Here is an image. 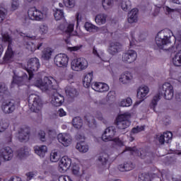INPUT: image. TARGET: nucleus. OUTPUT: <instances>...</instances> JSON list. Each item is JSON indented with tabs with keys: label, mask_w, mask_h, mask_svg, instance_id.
<instances>
[{
	"label": "nucleus",
	"mask_w": 181,
	"mask_h": 181,
	"mask_svg": "<svg viewBox=\"0 0 181 181\" xmlns=\"http://www.w3.org/2000/svg\"><path fill=\"white\" fill-rule=\"evenodd\" d=\"M2 36V41L5 42H8L10 46H12V38L11 36H9V34L8 33H1Z\"/></svg>",
	"instance_id": "obj_44"
},
{
	"label": "nucleus",
	"mask_w": 181,
	"mask_h": 181,
	"mask_svg": "<svg viewBox=\"0 0 181 181\" xmlns=\"http://www.w3.org/2000/svg\"><path fill=\"white\" fill-rule=\"evenodd\" d=\"M93 54L96 57H98V59H100V60H103V57L104 56V52L103 51H97V48L95 47H93Z\"/></svg>",
	"instance_id": "obj_46"
},
{
	"label": "nucleus",
	"mask_w": 181,
	"mask_h": 181,
	"mask_svg": "<svg viewBox=\"0 0 181 181\" xmlns=\"http://www.w3.org/2000/svg\"><path fill=\"white\" fill-rule=\"evenodd\" d=\"M132 80V74L129 71H126L124 74H122L119 78V81L123 84H127Z\"/></svg>",
	"instance_id": "obj_30"
},
{
	"label": "nucleus",
	"mask_w": 181,
	"mask_h": 181,
	"mask_svg": "<svg viewBox=\"0 0 181 181\" xmlns=\"http://www.w3.org/2000/svg\"><path fill=\"white\" fill-rule=\"evenodd\" d=\"M19 8V0H12L11 9L12 11H16Z\"/></svg>",
	"instance_id": "obj_52"
},
{
	"label": "nucleus",
	"mask_w": 181,
	"mask_h": 181,
	"mask_svg": "<svg viewBox=\"0 0 181 181\" xmlns=\"http://www.w3.org/2000/svg\"><path fill=\"white\" fill-rule=\"evenodd\" d=\"M174 95L173 86L169 83H165L162 87L160 88L158 93L153 96L151 103H150V108L155 111V108L158 105L159 100L163 97L165 100H172Z\"/></svg>",
	"instance_id": "obj_1"
},
{
	"label": "nucleus",
	"mask_w": 181,
	"mask_h": 181,
	"mask_svg": "<svg viewBox=\"0 0 181 181\" xmlns=\"http://www.w3.org/2000/svg\"><path fill=\"white\" fill-rule=\"evenodd\" d=\"M95 21L97 25H104L107 22V15L105 14H98L95 18Z\"/></svg>",
	"instance_id": "obj_33"
},
{
	"label": "nucleus",
	"mask_w": 181,
	"mask_h": 181,
	"mask_svg": "<svg viewBox=\"0 0 181 181\" xmlns=\"http://www.w3.org/2000/svg\"><path fill=\"white\" fill-rule=\"evenodd\" d=\"M71 67L74 71H82L88 67V62L85 58L74 59L71 62Z\"/></svg>",
	"instance_id": "obj_8"
},
{
	"label": "nucleus",
	"mask_w": 181,
	"mask_h": 181,
	"mask_svg": "<svg viewBox=\"0 0 181 181\" xmlns=\"http://www.w3.org/2000/svg\"><path fill=\"white\" fill-rule=\"evenodd\" d=\"M30 136V128H29V127L24 126L18 131V141H20V142H28Z\"/></svg>",
	"instance_id": "obj_13"
},
{
	"label": "nucleus",
	"mask_w": 181,
	"mask_h": 181,
	"mask_svg": "<svg viewBox=\"0 0 181 181\" xmlns=\"http://www.w3.org/2000/svg\"><path fill=\"white\" fill-rule=\"evenodd\" d=\"M8 181H22V179L19 177L13 176Z\"/></svg>",
	"instance_id": "obj_64"
},
{
	"label": "nucleus",
	"mask_w": 181,
	"mask_h": 181,
	"mask_svg": "<svg viewBox=\"0 0 181 181\" xmlns=\"http://www.w3.org/2000/svg\"><path fill=\"white\" fill-rule=\"evenodd\" d=\"M120 6H121L122 11H124V12H127V11H129V9H131V1L122 0Z\"/></svg>",
	"instance_id": "obj_39"
},
{
	"label": "nucleus",
	"mask_w": 181,
	"mask_h": 181,
	"mask_svg": "<svg viewBox=\"0 0 181 181\" xmlns=\"http://www.w3.org/2000/svg\"><path fill=\"white\" fill-rule=\"evenodd\" d=\"M6 17V14L5 12L0 9V23H2L4 21H5V18Z\"/></svg>",
	"instance_id": "obj_61"
},
{
	"label": "nucleus",
	"mask_w": 181,
	"mask_h": 181,
	"mask_svg": "<svg viewBox=\"0 0 181 181\" xmlns=\"http://www.w3.org/2000/svg\"><path fill=\"white\" fill-rule=\"evenodd\" d=\"M74 30V24H69L66 28L68 33H71Z\"/></svg>",
	"instance_id": "obj_62"
},
{
	"label": "nucleus",
	"mask_w": 181,
	"mask_h": 181,
	"mask_svg": "<svg viewBox=\"0 0 181 181\" xmlns=\"http://www.w3.org/2000/svg\"><path fill=\"white\" fill-rule=\"evenodd\" d=\"M28 15L31 21H41L47 18V9L44 8L42 11H40L36 7H30L28 9Z\"/></svg>",
	"instance_id": "obj_4"
},
{
	"label": "nucleus",
	"mask_w": 181,
	"mask_h": 181,
	"mask_svg": "<svg viewBox=\"0 0 181 181\" xmlns=\"http://www.w3.org/2000/svg\"><path fill=\"white\" fill-rule=\"evenodd\" d=\"M40 69V62L37 57L30 58L28 61L26 71L29 75L28 80L33 78L35 71H37Z\"/></svg>",
	"instance_id": "obj_7"
},
{
	"label": "nucleus",
	"mask_w": 181,
	"mask_h": 181,
	"mask_svg": "<svg viewBox=\"0 0 181 181\" xmlns=\"http://www.w3.org/2000/svg\"><path fill=\"white\" fill-rule=\"evenodd\" d=\"M54 17L55 21H61V19L64 18V12H63L62 10L55 8L54 12Z\"/></svg>",
	"instance_id": "obj_40"
},
{
	"label": "nucleus",
	"mask_w": 181,
	"mask_h": 181,
	"mask_svg": "<svg viewBox=\"0 0 181 181\" xmlns=\"http://www.w3.org/2000/svg\"><path fill=\"white\" fill-rule=\"evenodd\" d=\"M9 127V123L4 119H0V132H4Z\"/></svg>",
	"instance_id": "obj_45"
},
{
	"label": "nucleus",
	"mask_w": 181,
	"mask_h": 181,
	"mask_svg": "<svg viewBox=\"0 0 181 181\" xmlns=\"http://www.w3.org/2000/svg\"><path fill=\"white\" fill-rule=\"evenodd\" d=\"M6 91H8L6 86L4 83L0 82V93L5 94Z\"/></svg>",
	"instance_id": "obj_56"
},
{
	"label": "nucleus",
	"mask_w": 181,
	"mask_h": 181,
	"mask_svg": "<svg viewBox=\"0 0 181 181\" xmlns=\"http://www.w3.org/2000/svg\"><path fill=\"white\" fill-rule=\"evenodd\" d=\"M172 36H173V33L169 29L159 31L156 37V44L158 49H163V46L169 45Z\"/></svg>",
	"instance_id": "obj_2"
},
{
	"label": "nucleus",
	"mask_w": 181,
	"mask_h": 181,
	"mask_svg": "<svg viewBox=\"0 0 181 181\" xmlns=\"http://www.w3.org/2000/svg\"><path fill=\"white\" fill-rule=\"evenodd\" d=\"M111 141H112V142H115V144L117 145V146H124V142L122 141L119 137L113 138Z\"/></svg>",
	"instance_id": "obj_53"
},
{
	"label": "nucleus",
	"mask_w": 181,
	"mask_h": 181,
	"mask_svg": "<svg viewBox=\"0 0 181 181\" xmlns=\"http://www.w3.org/2000/svg\"><path fill=\"white\" fill-rule=\"evenodd\" d=\"M28 107L32 112H39L43 107L42 98L36 94L32 93L28 96Z\"/></svg>",
	"instance_id": "obj_3"
},
{
	"label": "nucleus",
	"mask_w": 181,
	"mask_h": 181,
	"mask_svg": "<svg viewBox=\"0 0 181 181\" xmlns=\"http://www.w3.org/2000/svg\"><path fill=\"white\" fill-rule=\"evenodd\" d=\"M131 115L127 113L119 115L115 121V125L118 129H127L131 125Z\"/></svg>",
	"instance_id": "obj_5"
},
{
	"label": "nucleus",
	"mask_w": 181,
	"mask_h": 181,
	"mask_svg": "<svg viewBox=\"0 0 181 181\" xmlns=\"http://www.w3.org/2000/svg\"><path fill=\"white\" fill-rule=\"evenodd\" d=\"M139 181H151V176L149 174L142 173L139 177Z\"/></svg>",
	"instance_id": "obj_50"
},
{
	"label": "nucleus",
	"mask_w": 181,
	"mask_h": 181,
	"mask_svg": "<svg viewBox=\"0 0 181 181\" xmlns=\"http://www.w3.org/2000/svg\"><path fill=\"white\" fill-rule=\"evenodd\" d=\"M172 138H173V134L171 132L167 131L158 137V141L161 145H163L165 142V144H169L172 141Z\"/></svg>",
	"instance_id": "obj_20"
},
{
	"label": "nucleus",
	"mask_w": 181,
	"mask_h": 181,
	"mask_svg": "<svg viewBox=\"0 0 181 181\" xmlns=\"http://www.w3.org/2000/svg\"><path fill=\"white\" fill-rule=\"evenodd\" d=\"M136 57H138L136 52H135V50L129 49L122 54V59L124 63L131 64L136 60Z\"/></svg>",
	"instance_id": "obj_12"
},
{
	"label": "nucleus",
	"mask_w": 181,
	"mask_h": 181,
	"mask_svg": "<svg viewBox=\"0 0 181 181\" xmlns=\"http://www.w3.org/2000/svg\"><path fill=\"white\" fill-rule=\"evenodd\" d=\"M109 158L110 156L107 153L103 152L100 154V156L98 157V160L104 166V165H106L107 162H108Z\"/></svg>",
	"instance_id": "obj_37"
},
{
	"label": "nucleus",
	"mask_w": 181,
	"mask_h": 181,
	"mask_svg": "<svg viewBox=\"0 0 181 181\" xmlns=\"http://www.w3.org/2000/svg\"><path fill=\"white\" fill-rule=\"evenodd\" d=\"M93 71L89 72L85 76L83 80V84L86 88H88V87L91 86L92 84L91 81H93Z\"/></svg>",
	"instance_id": "obj_29"
},
{
	"label": "nucleus",
	"mask_w": 181,
	"mask_h": 181,
	"mask_svg": "<svg viewBox=\"0 0 181 181\" xmlns=\"http://www.w3.org/2000/svg\"><path fill=\"white\" fill-rule=\"evenodd\" d=\"M130 35H131V40H129L130 47H134V46H138V40L135 39V36H134V33L132 32Z\"/></svg>",
	"instance_id": "obj_47"
},
{
	"label": "nucleus",
	"mask_w": 181,
	"mask_h": 181,
	"mask_svg": "<svg viewBox=\"0 0 181 181\" xmlns=\"http://www.w3.org/2000/svg\"><path fill=\"white\" fill-rule=\"evenodd\" d=\"M38 136L42 142H45V141H46V133H45V131L40 130L38 132Z\"/></svg>",
	"instance_id": "obj_57"
},
{
	"label": "nucleus",
	"mask_w": 181,
	"mask_h": 181,
	"mask_svg": "<svg viewBox=\"0 0 181 181\" xmlns=\"http://www.w3.org/2000/svg\"><path fill=\"white\" fill-rule=\"evenodd\" d=\"M13 156V151L9 146H6L0 151V158L4 160H11Z\"/></svg>",
	"instance_id": "obj_17"
},
{
	"label": "nucleus",
	"mask_w": 181,
	"mask_h": 181,
	"mask_svg": "<svg viewBox=\"0 0 181 181\" xmlns=\"http://www.w3.org/2000/svg\"><path fill=\"white\" fill-rule=\"evenodd\" d=\"M115 134H117V128L115 126H110L105 130L101 137L102 140L104 142H110V141H112Z\"/></svg>",
	"instance_id": "obj_10"
},
{
	"label": "nucleus",
	"mask_w": 181,
	"mask_h": 181,
	"mask_svg": "<svg viewBox=\"0 0 181 181\" xmlns=\"http://www.w3.org/2000/svg\"><path fill=\"white\" fill-rule=\"evenodd\" d=\"M59 181H72L69 175H62L59 177Z\"/></svg>",
	"instance_id": "obj_60"
},
{
	"label": "nucleus",
	"mask_w": 181,
	"mask_h": 181,
	"mask_svg": "<svg viewBox=\"0 0 181 181\" xmlns=\"http://www.w3.org/2000/svg\"><path fill=\"white\" fill-rule=\"evenodd\" d=\"M84 119L86 121L89 128H97V122L95 121V117L91 115V114H86L84 117Z\"/></svg>",
	"instance_id": "obj_26"
},
{
	"label": "nucleus",
	"mask_w": 181,
	"mask_h": 181,
	"mask_svg": "<svg viewBox=\"0 0 181 181\" xmlns=\"http://www.w3.org/2000/svg\"><path fill=\"white\" fill-rule=\"evenodd\" d=\"M69 56L66 54H57L54 58V63L57 67H67L69 65Z\"/></svg>",
	"instance_id": "obj_9"
},
{
	"label": "nucleus",
	"mask_w": 181,
	"mask_h": 181,
	"mask_svg": "<svg viewBox=\"0 0 181 181\" xmlns=\"http://www.w3.org/2000/svg\"><path fill=\"white\" fill-rule=\"evenodd\" d=\"M56 83V79L52 76H45L44 79L38 78L35 82V86L39 88H44L47 90L52 88L53 90V83Z\"/></svg>",
	"instance_id": "obj_6"
},
{
	"label": "nucleus",
	"mask_w": 181,
	"mask_h": 181,
	"mask_svg": "<svg viewBox=\"0 0 181 181\" xmlns=\"http://www.w3.org/2000/svg\"><path fill=\"white\" fill-rule=\"evenodd\" d=\"M26 37H28V41L25 42V45L28 46L27 49H28V50H30L31 52H35L36 50H40V47L42 46H43V42H40L36 46V45H35L33 41H32V40H35L36 37H35V36H33V37L26 36Z\"/></svg>",
	"instance_id": "obj_14"
},
{
	"label": "nucleus",
	"mask_w": 181,
	"mask_h": 181,
	"mask_svg": "<svg viewBox=\"0 0 181 181\" xmlns=\"http://www.w3.org/2000/svg\"><path fill=\"white\" fill-rule=\"evenodd\" d=\"M57 140L64 146H69L71 144V138L67 134H59L57 136Z\"/></svg>",
	"instance_id": "obj_18"
},
{
	"label": "nucleus",
	"mask_w": 181,
	"mask_h": 181,
	"mask_svg": "<svg viewBox=\"0 0 181 181\" xmlns=\"http://www.w3.org/2000/svg\"><path fill=\"white\" fill-rule=\"evenodd\" d=\"M76 149H78L79 152L86 153V152H88V145L86 144L85 141H81L79 143H77Z\"/></svg>",
	"instance_id": "obj_34"
},
{
	"label": "nucleus",
	"mask_w": 181,
	"mask_h": 181,
	"mask_svg": "<svg viewBox=\"0 0 181 181\" xmlns=\"http://www.w3.org/2000/svg\"><path fill=\"white\" fill-rule=\"evenodd\" d=\"M64 103V96L60 93H55L52 100V104L54 107H60Z\"/></svg>",
	"instance_id": "obj_27"
},
{
	"label": "nucleus",
	"mask_w": 181,
	"mask_h": 181,
	"mask_svg": "<svg viewBox=\"0 0 181 181\" xmlns=\"http://www.w3.org/2000/svg\"><path fill=\"white\" fill-rule=\"evenodd\" d=\"M126 151H129L130 152H135L137 153L138 156L141 158V159H145L146 158V153L144 152L142 149L138 150L135 147H127Z\"/></svg>",
	"instance_id": "obj_31"
},
{
	"label": "nucleus",
	"mask_w": 181,
	"mask_h": 181,
	"mask_svg": "<svg viewBox=\"0 0 181 181\" xmlns=\"http://www.w3.org/2000/svg\"><path fill=\"white\" fill-rule=\"evenodd\" d=\"M84 28L86 30H87V32H90V33L95 32L97 29H98V27L88 22L85 23Z\"/></svg>",
	"instance_id": "obj_42"
},
{
	"label": "nucleus",
	"mask_w": 181,
	"mask_h": 181,
	"mask_svg": "<svg viewBox=\"0 0 181 181\" xmlns=\"http://www.w3.org/2000/svg\"><path fill=\"white\" fill-rule=\"evenodd\" d=\"M102 5L104 9H107V6L112 5V0H103Z\"/></svg>",
	"instance_id": "obj_55"
},
{
	"label": "nucleus",
	"mask_w": 181,
	"mask_h": 181,
	"mask_svg": "<svg viewBox=\"0 0 181 181\" xmlns=\"http://www.w3.org/2000/svg\"><path fill=\"white\" fill-rule=\"evenodd\" d=\"M59 159H60V156L57 152L51 153L50 160H52V162H57Z\"/></svg>",
	"instance_id": "obj_51"
},
{
	"label": "nucleus",
	"mask_w": 181,
	"mask_h": 181,
	"mask_svg": "<svg viewBox=\"0 0 181 181\" xmlns=\"http://www.w3.org/2000/svg\"><path fill=\"white\" fill-rule=\"evenodd\" d=\"M35 153L38 155L40 158H45V155H46V153L47 152V146L45 145L42 146H35L34 147Z\"/></svg>",
	"instance_id": "obj_28"
},
{
	"label": "nucleus",
	"mask_w": 181,
	"mask_h": 181,
	"mask_svg": "<svg viewBox=\"0 0 181 181\" xmlns=\"http://www.w3.org/2000/svg\"><path fill=\"white\" fill-rule=\"evenodd\" d=\"M122 50V45L118 42H112L110 43L108 52L112 56L119 53Z\"/></svg>",
	"instance_id": "obj_16"
},
{
	"label": "nucleus",
	"mask_w": 181,
	"mask_h": 181,
	"mask_svg": "<svg viewBox=\"0 0 181 181\" xmlns=\"http://www.w3.org/2000/svg\"><path fill=\"white\" fill-rule=\"evenodd\" d=\"M15 108V103L12 102L4 103L1 105V110L4 114H12Z\"/></svg>",
	"instance_id": "obj_22"
},
{
	"label": "nucleus",
	"mask_w": 181,
	"mask_h": 181,
	"mask_svg": "<svg viewBox=\"0 0 181 181\" xmlns=\"http://www.w3.org/2000/svg\"><path fill=\"white\" fill-rule=\"evenodd\" d=\"M72 173L75 176H80V166L78 164H74L72 167Z\"/></svg>",
	"instance_id": "obj_49"
},
{
	"label": "nucleus",
	"mask_w": 181,
	"mask_h": 181,
	"mask_svg": "<svg viewBox=\"0 0 181 181\" xmlns=\"http://www.w3.org/2000/svg\"><path fill=\"white\" fill-rule=\"evenodd\" d=\"M17 153L20 159H22L27 156V155H29V149L27 147H23L17 151Z\"/></svg>",
	"instance_id": "obj_38"
},
{
	"label": "nucleus",
	"mask_w": 181,
	"mask_h": 181,
	"mask_svg": "<svg viewBox=\"0 0 181 181\" xmlns=\"http://www.w3.org/2000/svg\"><path fill=\"white\" fill-rule=\"evenodd\" d=\"M138 8H133L128 14L127 21L129 23H135L138 22Z\"/></svg>",
	"instance_id": "obj_25"
},
{
	"label": "nucleus",
	"mask_w": 181,
	"mask_h": 181,
	"mask_svg": "<svg viewBox=\"0 0 181 181\" xmlns=\"http://www.w3.org/2000/svg\"><path fill=\"white\" fill-rule=\"evenodd\" d=\"M81 47H83V45L69 47H68V49H69V50H70V52H77V51L80 50V49H81Z\"/></svg>",
	"instance_id": "obj_59"
},
{
	"label": "nucleus",
	"mask_w": 181,
	"mask_h": 181,
	"mask_svg": "<svg viewBox=\"0 0 181 181\" xmlns=\"http://www.w3.org/2000/svg\"><path fill=\"white\" fill-rule=\"evenodd\" d=\"M71 165V158H69L67 156H63L59 162L58 170L59 172L64 173L67 171V169Z\"/></svg>",
	"instance_id": "obj_11"
},
{
	"label": "nucleus",
	"mask_w": 181,
	"mask_h": 181,
	"mask_svg": "<svg viewBox=\"0 0 181 181\" xmlns=\"http://www.w3.org/2000/svg\"><path fill=\"white\" fill-rule=\"evenodd\" d=\"M11 84H17L18 86H23V77L14 74Z\"/></svg>",
	"instance_id": "obj_41"
},
{
	"label": "nucleus",
	"mask_w": 181,
	"mask_h": 181,
	"mask_svg": "<svg viewBox=\"0 0 181 181\" xmlns=\"http://www.w3.org/2000/svg\"><path fill=\"white\" fill-rule=\"evenodd\" d=\"M72 125L76 129H80L83 127V119L80 117H76L72 120Z\"/></svg>",
	"instance_id": "obj_35"
},
{
	"label": "nucleus",
	"mask_w": 181,
	"mask_h": 181,
	"mask_svg": "<svg viewBox=\"0 0 181 181\" xmlns=\"http://www.w3.org/2000/svg\"><path fill=\"white\" fill-rule=\"evenodd\" d=\"M66 111H64V110H63V108H60L59 110V117H66Z\"/></svg>",
	"instance_id": "obj_63"
},
{
	"label": "nucleus",
	"mask_w": 181,
	"mask_h": 181,
	"mask_svg": "<svg viewBox=\"0 0 181 181\" xmlns=\"http://www.w3.org/2000/svg\"><path fill=\"white\" fill-rule=\"evenodd\" d=\"M57 140L64 146H69L71 144V138L67 134H59L57 136Z\"/></svg>",
	"instance_id": "obj_19"
},
{
	"label": "nucleus",
	"mask_w": 181,
	"mask_h": 181,
	"mask_svg": "<svg viewBox=\"0 0 181 181\" xmlns=\"http://www.w3.org/2000/svg\"><path fill=\"white\" fill-rule=\"evenodd\" d=\"M91 88L98 93H105L110 90V86L107 83L95 82L91 84Z\"/></svg>",
	"instance_id": "obj_15"
},
{
	"label": "nucleus",
	"mask_w": 181,
	"mask_h": 181,
	"mask_svg": "<svg viewBox=\"0 0 181 181\" xmlns=\"http://www.w3.org/2000/svg\"><path fill=\"white\" fill-rule=\"evenodd\" d=\"M64 4L66 8H74L76 0H64Z\"/></svg>",
	"instance_id": "obj_48"
},
{
	"label": "nucleus",
	"mask_w": 181,
	"mask_h": 181,
	"mask_svg": "<svg viewBox=\"0 0 181 181\" xmlns=\"http://www.w3.org/2000/svg\"><path fill=\"white\" fill-rule=\"evenodd\" d=\"M65 93L68 97L71 98H74V97H77V89L71 87H67L65 89Z\"/></svg>",
	"instance_id": "obj_36"
},
{
	"label": "nucleus",
	"mask_w": 181,
	"mask_h": 181,
	"mask_svg": "<svg viewBox=\"0 0 181 181\" xmlns=\"http://www.w3.org/2000/svg\"><path fill=\"white\" fill-rule=\"evenodd\" d=\"M148 93H149V88H148V86L140 87L137 90V98L141 100L137 104H141V103L145 100V97L148 95Z\"/></svg>",
	"instance_id": "obj_21"
},
{
	"label": "nucleus",
	"mask_w": 181,
	"mask_h": 181,
	"mask_svg": "<svg viewBox=\"0 0 181 181\" xmlns=\"http://www.w3.org/2000/svg\"><path fill=\"white\" fill-rule=\"evenodd\" d=\"M48 29L49 28L47 25H40V32L41 35H45V33H47Z\"/></svg>",
	"instance_id": "obj_58"
},
{
	"label": "nucleus",
	"mask_w": 181,
	"mask_h": 181,
	"mask_svg": "<svg viewBox=\"0 0 181 181\" xmlns=\"http://www.w3.org/2000/svg\"><path fill=\"white\" fill-rule=\"evenodd\" d=\"M144 129H145V127H144V126H141V127L137 126L136 127H134L132 129V134H138V132H141L144 131Z\"/></svg>",
	"instance_id": "obj_54"
},
{
	"label": "nucleus",
	"mask_w": 181,
	"mask_h": 181,
	"mask_svg": "<svg viewBox=\"0 0 181 181\" xmlns=\"http://www.w3.org/2000/svg\"><path fill=\"white\" fill-rule=\"evenodd\" d=\"M53 54V49L50 47H47L43 49L42 57L45 60H50L52 59V54Z\"/></svg>",
	"instance_id": "obj_32"
},
{
	"label": "nucleus",
	"mask_w": 181,
	"mask_h": 181,
	"mask_svg": "<svg viewBox=\"0 0 181 181\" xmlns=\"http://www.w3.org/2000/svg\"><path fill=\"white\" fill-rule=\"evenodd\" d=\"M173 63L174 66H181V50L175 55V57L173 59Z\"/></svg>",
	"instance_id": "obj_43"
},
{
	"label": "nucleus",
	"mask_w": 181,
	"mask_h": 181,
	"mask_svg": "<svg viewBox=\"0 0 181 181\" xmlns=\"http://www.w3.org/2000/svg\"><path fill=\"white\" fill-rule=\"evenodd\" d=\"M15 52H13V49H12V45H8L7 50L3 57V62L4 64H8L9 62H11V59L13 57Z\"/></svg>",
	"instance_id": "obj_23"
},
{
	"label": "nucleus",
	"mask_w": 181,
	"mask_h": 181,
	"mask_svg": "<svg viewBox=\"0 0 181 181\" xmlns=\"http://www.w3.org/2000/svg\"><path fill=\"white\" fill-rule=\"evenodd\" d=\"M135 164L132 163L131 161H127L124 164H120L118 165V169L120 172H129V170H132L134 169Z\"/></svg>",
	"instance_id": "obj_24"
}]
</instances>
